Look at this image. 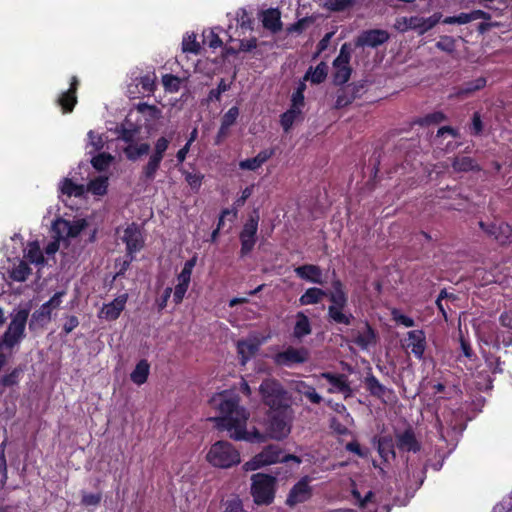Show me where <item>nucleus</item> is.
Here are the masks:
<instances>
[{"label": "nucleus", "mask_w": 512, "mask_h": 512, "mask_svg": "<svg viewBox=\"0 0 512 512\" xmlns=\"http://www.w3.org/2000/svg\"><path fill=\"white\" fill-rule=\"evenodd\" d=\"M328 293L320 288L312 287L308 288L299 298L300 305H312L318 304L324 297H327Z\"/></svg>", "instance_id": "obj_28"}, {"label": "nucleus", "mask_w": 512, "mask_h": 512, "mask_svg": "<svg viewBox=\"0 0 512 512\" xmlns=\"http://www.w3.org/2000/svg\"><path fill=\"white\" fill-rule=\"evenodd\" d=\"M273 155H274L273 149L262 150L255 157L240 161L239 167L242 170L255 171L258 168H260Z\"/></svg>", "instance_id": "obj_21"}, {"label": "nucleus", "mask_w": 512, "mask_h": 512, "mask_svg": "<svg viewBox=\"0 0 512 512\" xmlns=\"http://www.w3.org/2000/svg\"><path fill=\"white\" fill-rule=\"evenodd\" d=\"M438 421V429L441 438L445 439V430L455 429L457 427V422L452 418V413H448V415L443 414V420L437 417Z\"/></svg>", "instance_id": "obj_43"}, {"label": "nucleus", "mask_w": 512, "mask_h": 512, "mask_svg": "<svg viewBox=\"0 0 512 512\" xmlns=\"http://www.w3.org/2000/svg\"><path fill=\"white\" fill-rule=\"evenodd\" d=\"M388 33L383 30H370L364 32L358 39V44L362 46L376 47L388 40Z\"/></svg>", "instance_id": "obj_22"}, {"label": "nucleus", "mask_w": 512, "mask_h": 512, "mask_svg": "<svg viewBox=\"0 0 512 512\" xmlns=\"http://www.w3.org/2000/svg\"><path fill=\"white\" fill-rule=\"evenodd\" d=\"M196 261L197 258L193 257L185 262L180 274L177 276V284L189 287L192 271L196 265Z\"/></svg>", "instance_id": "obj_37"}, {"label": "nucleus", "mask_w": 512, "mask_h": 512, "mask_svg": "<svg viewBox=\"0 0 512 512\" xmlns=\"http://www.w3.org/2000/svg\"><path fill=\"white\" fill-rule=\"evenodd\" d=\"M397 446L400 450L413 452L418 451L420 448L411 430H406L397 435Z\"/></svg>", "instance_id": "obj_27"}, {"label": "nucleus", "mask_w": 512, "mask_h": 512, "mask_svg": "<svg viewBox=\"0 0 512 512\" xmlns=\"http://www.w3.org/2000/svg\"><path fill=\"white\" fill-rule=\"evenodd\" d=\"M375 342V333L370 326L366 325L362 330L357 332L355 343L363 349L368 348Z\"/></svg>", "instance_id": "obj_35"}, {"label": "nucleus", "mask_w": 512, "mask_h": 512, "mask_svg": "<svg viewBox=\"0 0 512 512\" xmlns=\"http://www.w3.org/2000/svg\"><path fill=\"white\" fill-rule=\"evenodd\" d=\"M150 150V146L147 143L134 144L133 142L129 144L124 152L129 160H137L139 157L146 155Z\"/></svg>", "instance_id": "obj_36"}, {"label": "nucleus", "mask_w": 512, "mask_h": 512, "mask_svg": "<svg viewBox=\"0 0 512 512\" xmlns=\"http://www.w3.org/2000/svg\"><path fill=\"white\" fill-rule=\"evenodd\" d=\"M87 136V148L89 149L88 153L93 154L97 151H100L104 147L105 139L103 138V135L90 130Z\"/></svg>", "instance_id": "obj_40"}, {"label": "nucleus", "mask_w": 512, "mask_h": 512, "mask_svg": "<svg viewBox=\"0 0 512 512\" xmlns=\"http://www.w3.org/2000/svg\"><path fill=\"white\" fill-rule=\"evenodd\" d=\"M296 390L305 395L312 403L318 404L322 401V397L316 392V390L305 382H298L296 384Z\"/></svg>", "instance_id": "obj_42"}, {"label": "nucleus", "mask_w": 512, "mask_h": 512, "mask_svg": "<svg viewBox=\"0 0 512 512\" xmlns=\"http://www.w3.org/2000/svg\"><path fill=\"white\" fill-rule=\"evenodd\" d=\"M239 115V110L237 107H231L222 117L221 125L224 127L230 128L236 121Z\"/></svg>", "instance_id": "obj_53"}, {"label": "nucleus", "mask_w": 512, "mask_h": 512, "mask_svg": "<svg viewBox=\"0 0 512 512\" xmlns=\"http://www.w3.org/2000/svg\"><path fill=\"white\" fill-rule=\"evenodd\" d=\"M113 157L110 154L101 153L94 156L91 160L93 167L99 171L105 170L112 162Z\"/></svg>", "instance_id": "obj_47"}, {"label": "nucleus", "mask_w": 512, "mask_h": 512, "mask_svg": "<svg viewBox=\"0 0 512 512\" xmlns=\"http://www.w3.org/2000/svg\"><path fill=\"white\" fill-rule=\"evenodd\" d=\"M453 170L455 172H469L479 170L476 162L468 156H458L452 163Z\"/></svg>", "instance_id": "obj_34"}, {"label": "nucleus", "mask_w": 512, "mask_h": 512, "mask_svg": "<svg viewBox=\"0 0 512 512\" xmlns=\"http://www.w3.org/2000/svg\"><path fill=\"white\" fill-rule=\"evenodd\" d=\"M258 230V217H250L240 233L241 254L245 255L252 251L256 243V232Z\"/></svg>", "instance_id": "obj_15"}, {"label": "nucleus", "mask_w": 512, "mask_h": 512, "mask_svg": "<svg viewBox=\"0 0 512 512\" xmlns=\"http://www.w3.org/2000/svg\"><path fill=\"white\" fill-rule=\"evenodd\" d=\"M108 187L107 177H97L89 182L85 191L91 192L94 195L102 196L106 193Z\"/></svg>", "instance_id": "obj_38"}, {"label": "nucleus", "mask_w": 512, "mask_h": 512, "mask_svg": "<svg viewBox=\"0 0 512 512\" xmlns=\"http://www.w3.org/2000/svg\"><path fill=\"white\" fill-rule=\"evenodd\" d=\"M163 158L151 155L147 165L144 167L143 173L147 179H154Z\"/></svg>", "instance_id": "obj_45"}, {"label": "nucleus", "mask_w": 512, "mask_h": 512, "mask_svg": "<svg viewBox=\"0 0 512 512\" xmlns=\"http://www.w3.org/2000/svg\"><path fill=\"white\" fill-rule=\"evenodd\" d=\"M121 238L126 243L127 251L130 255L138 252L143 246V236L136 224L128 225Z\"/></svg>", "instance_id": "obj_18"}, {"label": "nucleus", "mask_w": 512, "mask_h": 512, "mask_svg": "<svg viewBox=\"0 0 512 512\" xmlns=\"http://www.w3.org/2000/svg\"><path fill=\"white\" fill-rule=\"evenodd\" d=\"M471 21L470 13H460L457 16L446 17L443 20L445 24H467Z\"/></svg>", "instance_id": "obj_54"}, {"label": "nucleus", "mask_w": 512, "mask_h": 512, "mask_svg": "<svg viewBox=\"0 0 512 512\" xmlns=\"http://www.w3.org/2000/svg\"><path fill=\"white\" fill-rule=\"evenodd\" d=\"M138 133V128H122L121 131H120V135H119V138H121L122 140H124L125 142L131 144L134 139H135V136L137 135Z\"/></svg>", "instance_id": "obj_57"}, {"label": "nucleus", "mask_w": 512, "mask_h": 512, "mask_svg": "<svg viewBox=\"0 0 512 512\" xmlns=\"http://www.w3.org/2000/svg\"><path fill=\"white\" fill-rule=\"evenodd\" d=\"M65 294V291L55 293L49 301L45 302L36 312H34L33 318L36 320H50L52 311L59 308L62 303V297Z\"/></svg>", "instance_id": "obj_20"}, {"label": "nucleus", "mask_w": 512, "mask_h": 512, "mask_svg": "<svg viewBox=\"0 0 512 512\" xmlns=\"http://www.w3.org/2000/svg\"><path fill=\"white\" fill-rule=\"evenodd\" d=\"M365 384L370 393L375 396H382L385 392V387L373 375L365 379Z\"/></svg>", "instance_id": "obj_46"}, {"label": "nucleus", "mask_w": 512, "mask_h": 512, "mask_svg": "<svg viewBox=\"0 0 512 512\" xmlns=\"http://www.w3.org/2000/svg\"><path fill=\"white\" fill-rule=\"evenodd\" d=\"M128 300L126 293L119 295L108 304H104L99 311L98 317L106 321L116 320L124 310Z\"/></svg>", "instance_id": "obj_17"}, {"label": "nucleus", "mask_w": 512, "mask_h": 512, "mask_svg": "<svg viewBox=\"0 0 512 512\" xmlns=\"http://www.w3.org/2000/svg\"><path fill=\"white\" fill-rule=\"evenodd\" d=\"M354 4V0H326L324 7L331 11H344Z\"/></svg>", "instance_id": "obj_50"}, {"label": "nucleus", "mask_w": 512, "mask_h": 512, "mask_svg": "<svg viewBox=\"0 0 512 512\" xmlns=\"http://www.w3.org/2000/svg\"><path fill=\"white\" fill-rule=\"evenodd\" d=\"M168 146L169 140L166 137H160L155 143L153 155L163 158V155L167 150Z\"/></svg>", "instance_id": "obj_56"}, {"label": "nucleus", "mask_w": 512, "mask_h": 512, "mask_svg": "<svg viewBox=\"0 0 512 512\" xmlns=\"http://www.w3.org/2000/svg\"><path fill=\"white\" fill-rule=\"evenodd\" d=\"M314 377L317 378L318 380L323 378L329 382V393H341L344 395L345 398H348L352 395V389L349 385L348 378L344 374H333L325 372Z\"/></svg>", "instance_id": "obj_13"}, {"label": "nucleus", "mask_w": 512, "mask_h": 512, "mask_svg": "<svg viewBox=\"0 0 512 512\" xmlns=\"http://www.w3.org/2000/svg\"><path fill=\"white\" fill-rule=\"evenodd\" d=\"M312 479L308 476L301 478L290 490L286 503L290 506L303 503L310 499L312 488L310 486Z\"/></svg>", "instance_id": "obj_12"}, {"label": "nucleus", "mask_w": 512, "mask_h": 512, "mask_svg": "<svg viewBox=\"0 0 512 512\" xmlns=\"http://www.w3.org/2000/svg\"><path fill=\"white\" fill-rule=\"evenodd\" d=\"M77 85L78 80L76 77H73L69 90L62 93L57 100L58 104L63 108L64 112H71L73 110L74 105L77 102V98L75 95Z\"/></svg>", "instance_id": "obj_24"}, {"label": "nucleus", "mask_w": 512, "mask_h": 512, "mask_svg": "<svg viewBox=\"0 0 512 512\" xmlns=\"http://www.w3.org/2000/svg\"><path fill=\"white\" fill-rule=\"evenodd\" d=\"M24 258L36 266H42L46 262L37 241L30 242L27 245L24 249Z\"/></svg>", "instance_id": "obj_29"}, {"label": "nucleus", "mask_w": 512, "mask_h": 512, "mask_svg": "<svg viewBox=\"0 0 512 512\" xmlns=\"http://www.w3.org/2000/svg\"><path fill=\"white\" fill-rule=\"evenodd\" d=\"M206 460L216 468L228 469L241 462L239 451L227 441L214 443L206 455Z\"/></svg>", "instance_id": "obj_4"}, {"label": "nucleus", "mask_w": 512, "mask_h": 512, "mask_svg": "<svg viewBox=\"0 0 512 512\" xmlns=\"http://www.w3.org/2000/svg\"><path fill=\"white\" fill-rule=\"evenodd\" d=\"M87 226V222L83 218L74 219L72 221L58 218L53 222L52 231L55 240L50 242L46 248V255H54L61 247H67L69 241L78 237L81 231Z\"/></svg>", "instance_id": "obj_2"}, {"label": "nucleus", "mask_w": 512, "mask_h": 512, "mask_svg": "<svg viewBox=\"0 0 512 512\" xmlns=\"http://www.w3.org/2000/svg\"><path fill=\"white\" fill-rule=\"evenodd\" d=\"M406 348L418 359H422L426 349V336L422 330H412L407 333Z\"/></svg>", "instance_id": "obj_19"}, {"label": "nucleus", "mask_w": 512, "mask_h": 512, "mask_svg": "<svg viewBox=\"0 0 512 512\" xmlns=\"http://www.w3.org/2000/svg\"><path fill=\"white\" fill-rule=\"evenodd\" d=\"M259 392L264 403L269 406L271 411L290 407L287 392L275 379L268 378L264 380L259 387Z\"/></svg>", "instance_id": "obj_5"}, {"label": "nucleus", "mask_w": 512, "mask_h": 512, "mask_svg": "<svg viewBox=\"0 0 512 512\" xmlns=\"http://www.w3.org/2000/svg\"><path fill=\"white\" fill-rule=\"evenodd\" d=\"M328 66L326 63H319L315 69L310 68L304 77V80H310L314 84L323 82L327 76Z\"/></svg>", "instance_id": "obj_32"}, {"label": "nucleus", "mask_w": 512, "mask_h": 512, "mask_svg": "<svg viewBox=\"0 0 512 512\" xmlns=\"http://www.w3.org/2000/svg\"><path fill=\"white\" fill-rule=\"evenodd\" d=\"M210 403L220 413V416L215 418L217 427L227 431L230 438L249 442L264 441V436L257 430L253 432L246 430L249 413L239 405V397L235 393L228 391L218 393L211 398Z\"/></svg>", "instance_id": "obj_1"}, {"label": "nucleus", "mask_w": 512, "mask_h": 512, "mask_svg": "<svg viewBox=\"0 0 512 512\" xmlns=\"http://www.w3.org/2000/svg\"><path fill=\"white\" fill-rule=\"evenodd\" d=\"M350 59L351 47L345 43L341 46L339 55L333 61V79L335 84L342 85L349 80L352 72L349 65Z\"/></svg>", "instance_id": "obj_9"}, {"label": "nucleus", "mask_w": 512, "mask_h": 512, "mask_svg": "<svg viewBox=\"0 0 512 512\" xmlns=\"http://www.w3.org/2000/svg\"><path fill=\"white\" fill-rule=\"evenodd\" d=\"M251 494L254 502L258 505H268L274 499L275 494V478L257 473L251 477Z\"/></svg>", "instance_id": "obj_6"}, {"label": "nucleus", "mask_w": 512, "mask_h": 512, "mask_svg": "<svg viewBox=\"0 0 512 512\" xmlns=\"http://www.w3.org/2000/svg\"><path fill=\"white\" fill-rule=\"evenodd\" d=\"M291 421L292 410L290 407L271 411L268 425L269 436L276 440L287 437L291 431Z\"/></svg>", "instance_id": "obj_7"}, {"label": "nucleus", "mask_w": 512, "mask_h": 512, "mask_svg": "<svg viewBox=\"0 0 512 512\" xmlns=\"http://www.w3.org/2000/svg\"><path fill=\"white\" fill-rule=\"evenodd\" d=\"M30 273L31 269L24 260L13 263V266L9 268L10 278L17 282L25 281Z\"/></svg>", "instance_id": "obj_31"}, {"label": "nucleus", "mask_w": 512, "mask_h": 512, "mask_svg": "<svg viewBox=\"0 0 512 512\" xmlns=\"http://www.w3.org/2000/svg\"><path fill=\"white\" fill-rule=\"evenodd\" d=\"M281 450L274 445L267 446L263 451L255 455L251 460L243 465L245 471H255L264 466L280 462Z\"/></svg>", "instance_id": "obj_10"}, {"label": "nucleus", "mask_w": 512, "mask_h": 512, "mask_svg": "<svg viewBox=\"0 0 512 512\" xmlns=\"http://www.w3.org/2000/svg\"><path fill=\"white\" fill-rule=\"evenodd\" d=\"M486 85V79L484 77H479L471 82H467L464 86L457 92V96H468L471 93L484 88Z\"/></svg>", "instance_id": "obj_39"}, {"label": "nucleus", "mask_w": 512, "mask_h": 512, "mask_svg": "<svg viewBox=\"0 0 512 512\" xmlns=\"http://www.w3.org/2000/svg\"><path fill=\"white\" fill-rule=\"evenodd\" d=\"M352 100H353V98L351 96H348L346 94L345 90H341L340 93L337 95L335 108H337V109L343 108V107L347 106L348 104H350L352 102Z\"/></svg>", "instance_id": "obj_60"}, {"label": "nucleus", "mask_w": 512, "mask_h": 512, "mask_svg": "<svg viewBox=\"0 0 512 512\" xmlns=\"http://www.w3.org/2000/svg\"><path fill=\"white\" fill-rule=\"evenodd\" d=\"M200 49L199 43L196 41L195 34H186L182 40V50L184 52L198 53Z\"/></svg>", "instance_id": "obj_48"}, {"label": "nucleus", "mask_w": 512, "mask_h": 512, "mask_svg": "<svg viewBox=\"0 0 512 512\" xmlns=\"http://www.w3.org/2000/svg\"><path fill=\"white\" fill-rule=\"evenodd\" d=\"M101 501L100 494L86 493L82 497V504L85 506H96Z\"/></svg>", "instance_id": "obj_59"}, {"label": "nucleus", "mask_w": 512, "mask_h": 512, "mask_svg": "<svg viewBox=\"0 0 512 512\" xmlns=\"http://www.w3.org/2000/svg\"><path fill=\"white\" fill-rule=\"evenodd\" d=\"M295 325L293 328V336L301 340L305 336H308L312 332L311 323L309 318L303 313L298 312L295 316Z\"/></svg>", "instance_id": "obj_25"}, {"label": "nucleus", "mask_w": 512, "mask_h": 512, "mask_svg": "<svg viewBox=\"0 0 512 512\" xmlns=\"http://www.w3.org/2000/svg\"><path fill=\"white\" fill-rule=\"evenodd\" d=\"M180 79L177 76L166 74L162 77V84L166 91L170 93L177 92L180 89Z\"/></svg>", "instance_id": "obj_49"}, {"label": "nucleus", "mask_w": 512, "mask_h": 512, "mask_svg": "<svg viewBox=\"0 0 512 512\" xmlns=\"http://www.w3.org/2000/svg\"><path fill=\"white\" fill-rule=\"evenodd\" d=\"M155 76L154 75H146L141 77L140 84L144 91L151 92L154 89Z\"/></svg>", "instance_id": "obj_61"}, {"label": "nucleus", "mask_w": 512, "mask_h": 512, "mask_svg": "<svg viewBox=\"0 0 512 512\" xmlns=\"http://www.w3.org/2000/svg\"><path fill=\"white\" fill-rule=\"evenodd\" d=\"M479 225L485 233L494 237V239L501 244H505L512 240V228L507 223L493 222L487 224L481 221L479 222Z\"/></svg>", "instance_id": "obj_16"}, {"label": "nucleus", "mask_w": 512, "mask_h": 512, "mask_svg": "<svg viewBox=\"0 0 512 512\" xmlns=\"http://www.w3.org/2000/svg\"><path fill=\"white\" fill-rule=\"evenodd\" d=\"M436 47L447 53L455 50V39L451 36H442L436 43Z\"/></svg>", "instance_id": "obj_52"}, {"label": "nucleus", "mask_w": 512, "mask_h": 512, "mask_svg": "<svg viewBox=\"0 0 512 512\" xmlns=\"http://www.w3.org/2000/svg\"><path fill=\"white\" fill-rule=\"evenodd\" d=\"M445 135H448V136H450L452 138H458L459 137L458 131L453 129V128H451V127H449V126L441 127L438 130L436 137L437 138H442Z\"/></svg>", "instance_id": "obj_63"}, {"label": "nucleus", "mask_w": 512, "mask_h": 512, "mask_svg": "<svg viewBox=\"0 0 512 512\" xmlns=\"http://www.w3.org/2000/svg\"><path fill=\"white\" fill-rule=\"evenodd\" d=\"M280 17V12L277 9L266 10L262 15L263 26L274 33L280 31L282 28Z\"/></svg>", "instance_id": "obj_26"}, {"label": "nucleus", "mask_w": 512, "mask_h": 512, "mask_svg": "<svg viewBox=\"0 0 512 512\" xmlns=\"http://www.w3.org/2000/svg\"><path fill=\"white\" fill-rule=\"evenodd\" d=\"M500 322L504 327L512 329V310L502 313L500 316Z\"/></svg>", "instance_id": "obj_64"}, {"label": "nucleus", "mask_w": 512, "mask_h": 512, "mask_svg": "<svg viewBox=\"0 0 512 512\" xmlns=\"http://www.w3.org/2000/svg\"><path fill=\"white\" fill-rule=\"evenodd\" d=\"M60 191L62 194L67 195L69 197H81L85 193V186L76 184L72 182L70 179L65 178L60 184Z\"/></svg>", "instance_id": "obj_33"}, {"label": "nucleus", "mask_w": 512, "mask_h": 512, "mask_svg": "<svg viewBox=\"0 0 512 512\" xmlns=\"http://www.w3.org/2000/svg\"><path fill=\"white\" fill-rule=\"evenodd\" d=\"M308 356L309 352L306 348H294L290 346L284 351L277 353L273 359L277 365L290 367L306 362Z\"/></svg>", "instance_id": "obj_11"}, {"label": "nucleus", "mask_w": 512, "mask_h": 512, "mask_svg": "<svg viewBox=\"0 0 512 512\" xmlns=\"http://www.w3.org/2000/svg\"><path fill=\"white\" fill-rule=\"evenodd\" d=\"M150 365L147 360H141L130 374L131 381L136 385H142L147 381Z\"/></svg>", "instance_id": "obj_30"}, {"label": "nucleus", "mask_w": 512, "mask_h": 512, "mask_svg": "<svg viewBox=\"0 0 512 512\" xmlns=\"http://www.w3.org/2000/svg\"><path fill=\"white\" fill-rule=\"evenodd\" d=\"M263 342L264 338L256 334H251L246 339L237 342V351L242 365H245L255 355Z\"/></svg>", "instance_id": "obj_14"}, {"label": "nucleus", "mask_w": 512, "mask_h": 512, "mask_svg": "<svg viewBox=\"0 0 512 512\" xmlns=\"http://www.w3.org/2000/svg\"><path fill=\"white\" fill-rule=\"evenodd\" d=\"M137 110L143 114L147 120H156L161 117V111L152 105H148L146 103H139L137 105Z\"/></svg>", "instance_id": "obj_44"}, {"label": "nucleus", "mask_w": 512, "mask_h": 512, "mask_svg": "<svg viewBox=\"0 0 512 512\" xmlns=\"http://www.w3.org/2000/svg\"><path fill=\"white\" fill-rule=\"evenodd\" d=\"M301 112V109L290 107V109L281 116V125L285 131H288L292 127L293 123L300 117Z\"/></svg>", "instance_id": "obj_41"}, {"label": "nucleus", "mask_w": 512, "mask_h": 512, "mask_svg": "<svg viewBox=\"0 0 512 512\" xmlns=\"http://www.w3.org/2000/svg\"><path fill=\"white\" fill-rule=\"evenodd\" d=\"M332 288L327 295L331 302L328 307V317L337 324L350 325L353 315L347 309L348 298L343 285L339 280H335L332 283Z\"/></svg>", "instance_id": "obj_3"}, {"label": "nucleus", "mask_w": 512, "mask_h": 512, "mask_svg": "<svg viewBox=\"0 0 512 512\" xmlns=\"http://www.w3.org/2000/svg\"><path fill=\"white\" fill-rule=\"evenodd\" d=\"M188 290V286L176 284L173 292V301L175 304H180Z\"/></svg>", "instance_id": "obj_58"}, {"label": "nucleus", "mask_w": 512, "mask_h": 512, "mask_svg": "<svg viewBox=\"0 0 512 512\" xmlns=\"http://www.w3.org/2000/svg\"><path fill=\"white\" fill-rule=\"evenodd\" d=\"M295 273L302 279L315 283L323 284V275L321 269L316 265H303L295 269Z\"/></svg>", "instance_id": "obj_23"}, {"label": "nucleus", "mask_w": 512, "mask_h": 512, "mask_svg": "<svg viewBox=\"0 0 512 512\" xmlns=\"http://www.w3.org/2000/svg\"><path fill=\"white\" fill-rule=\"evenodd\" d=\"M205 42L209 45L211 48H218L222 45V40L218 36V34L214 30H209L206 33H204Z\"/></svg>", "instance_id": "obj_55"}, {"label": "nucleus", "mask_w": 512, "mask_h": 512, "mask_svg": "<svg viewBox=\"0 0 512 512\" xmlns=\"http://www.w3.org/2000/svg\"><path fill=\"white\" fill-rule=\"evenodd\" d=\"M440 19V13H435L428 18L420 16L400 17L395 22V28L402 32L415 30L418 34L422 35L436 26Z\"/></svg>", "instance_id": "obj_8"}, {"label": "nucleus", "mask_w": 512, "mask_h": 512, "mask_svg": "<svg viewBox=\"0 0 512 512\" xmlns=\"http://www.w3.org/2000/svg\"><path fill=\"white\" fill-rule=\"evenodd\" d=\"M235 18H236L237 24L242 29H245V30L252 29V26H251L252 20L245 9H243V8L238 9L235 14Z\"/></svg>", "instance_id": "obj_51"}, {"label": "nucleus", "mask_w": 512, "mask_h": 512, "mask_svg": "<svg viewBox=\"0 0 512 512\" xmlns=\"http://www.w3.org/2000/svg\"><path fill=\"white\" fill-rule=\"evenodd\" d=\"M346 449L352 453L357 454L360 457H366L367 456V450H363L358 442H349L346 445Z\"/></svg>", "instance_id": "obj_62"}]
</instances>
